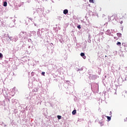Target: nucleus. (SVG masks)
<instances>
[{
  "label": "nucleus",
  "instance_id": "9d476101",
  "mask_svg": "<svg viewBox=\"0 0 127 127\" xmlns=\"http://www.w3.org/2000/svg\"><path fill=\"white\" fill-rule=\"evenodd\" d=\"M89 2L94 3V0H89Z\"/></svg>",
  "mask_w": 127,
  "mask_h": 127
},
{
  "label": "nucleus",
  "instance_id": "f03ea898",
  "mask_svg": "<svg viewBox=\"0 0 127 127\" xmlns=\"http://www.w3.org/2000/svg\"><path fill=\"white\" fill-rule=\"evenodd\" d=\"M122 46H124V47H127V42L123 43Z\"/></svg>",
  "mask_w": 127,
  "mask_h": 127
},
{
  "label": "nucleus",
  "instance_id": "f8f14e48",
  "mask_svg": "<svg viewBox=\"0 0 127 127\" xmlns=\"http://www.w3.org/2000/svg\"><path fill=\"white\" fill-rule=\"evenodd\" d=\"M2 54L0 53V58H2Z\"/></svg>",
  "mask_w": 127,
  "mask_h": 127
},
{
  "label": "nucleus",
  "instance_id": "2eb2a0df",
  "mask_svg": "<svg viewBox=\"0 0 127 127\" xmlns=\"http://www.w3.org/2000/svg\"><path fill=\"white\" fill-rule=\"evenodd\" d=\"M114 38H115V39H116V37H114Z\"/></svg>",
  "mask_w": 127,
  "mask_h": 127
},
{
  "label": "nucleus",
  "instance_id": "20e7f679",
  "mask_svg": "<svg viewBox=\"0 0 127 127\" xmlns=\"http://www.w3.org/2000/svg\"><path fill=\"white\" fill-rule=\"evenodd\" d=\"M117 34L118 37H122V34H121L120 33H118Z\"/></svg>",
  "mask_w": 127,
  "mask_h": 127
},
{
  "label": "nucleus",
  "instance_id": "9b49d317",
  "mask_svg": "<svg viewBox=\"0 0 127 127\" xmlns=\"http://www.w3.org/2000/svg\"><path fill=\"white\" fill-rule=\"evenodd\" d=\"M42 75H43V76H45V72H42Z\"/></svg>",
  "mask_w": 127,
  "mask_h": 127
},
{
  "label": "nucleus",
  "instance_id": "6e6552de",
  "mask_svg": "<svg viewBox=\"0 0 127 127\" xmlns=\"http://www.w3.org/2000/svg\"><path fill=\"white\" fill-rule=\"evenodd\" d=\"M107 120H108V121H111V117L107 116Z\"/></svg>",
  "mask_w": 127,
  "mask_h": 127
},
{
  "label": "nucleus",
  "instance_id": "0eeeda50",
  "mask_svg": "<svg viewBox=\"0 0 127 127\" xmlns=\"http://www.w3.org/2000/svg\"><path fill=\"white\" fill-rule=\"evenodd\" d=\"M76 110H73V111L72 112V115H76Z\"/></svg>",
  "mask_w": 127,
  "mask_h": 127
},
{
  "label": "nucleus",
  "instance_id": "1a4fd4ad",
  "mask_svg": "<svg viewBox=\"0 0 127 127\" xmlns=\"http://www.w3.org/2000/svg\"><path fill=\"white\" fill-rule=\"evenodd\" d=\"M57 117H58V120H61V116L58 115Z\"/></svg>",
  "mask_w": 127,
  "mask_h": 127
},
{
  "label": "nucleus",
  "instance_id": "423d86ee",
  "mask_svg": "<svg viewBox=\"0 0 127 127\" xmlns=\"http://www.w3.org/2000/svg\"><path fill=\"white\" fill-rule=\"evenodd\" d=\"M122 43H121V42H118L117 43V45H118V46H121Z\"/></svg>",
  "mask_w": 127,
  "mask_h": 127
},
{
  "label": "nucleus",
  "instance_id": "39448f33",
  "mask_svg": "<svg viewBox=\"0 0 127 127\" xmlns=\"http://www.w3.org/2000/svg\"><path fill=\"white\" fill-rule=\"evenodd\" d=\"M6 5H7V2L6 1L4 2L3 6H6Z\"/></svg>",
  "mask_w": 127,
  "mask_h": 127
},
{
  "label": "nucleus",
  "instance_id": "7ed1b4c3",
  "mask_svg": "<svg viewBox=\"0 0 127 127\" xmlns=\"http://www.w3.org/2000/svg\"><path fill=\"white\" fill-rule=\"evenodd\" d=\"M64 14H66V13H68V10L67 9H64Z\"/></svg>",
  "mask_w": 127,
  "mask_h": 127
},
{
  "label": "nucleus",
  "instance_id": "ddd939ff",
  "mask_svg": "<svg viewBox=\"0 0 127 127\" xmlns=\"http://www.w3.org/2000/svg\"><path fill=\"white\" fill-rule=\"evenodd\" d=\"M77 28H78L79 29H80V28H81V26H80V25H78V26H77Z\"/></svg>",
  "mask_w": 127,
  "mask_h": 127
},
{
  "label": "nucleus",
  "instance_id": "f3484780",
  "mask_svg": "<svg viewBox=\"0 0 127 127\" xmlns=\"http://www.w3.org/2000/svg\"><path fill=\"white\" fill-rule=\"evenodd\" d=\"M105 57H107V56H105Z\"/></svg>",
  "mask_w": 127,
  "mask_h": 127
},
{
  "label": "nucleus",
  "instance_id": "f257e3e1",
  "mask_svg": "<svg viewBox=\"0 0 127 127\" xmlns=\"http://www.w3.org/2000/svg\"><path fill=\"white\" fill-rule=\"evenodd\" d=\"M80 56H81V57H83V59H85L86 58V56H85V54L84 53H81L80 54Z\"/></svg>",
  "mask_w": 127,
  "mask_h": 127
},
{
  "label": "nucleus",
  "instance_id": "4468645a",
  "mask_svg": "<svg viewBox=\"0 0 127 127\" xmlns=\"http://www.w3.org/2000/svg\"><path fill=\"white\" fill-rule=\"evenodd\" d=\"M123 22H123V21H121V22H120L121 24H122V23H123Z\"/></svg>",
  "mask_w": 127,
  "mask_h": 127
},
{
  "label": "nucleus",
  "instance_id": "dca6fc26",
  "mask_svg": "<svg viewBox=\"0 0 127 127\" xmlns=\"http://www.w3.org/2000/svg\"><path fill=\"white\" fill-rule=\"evenodd\" d=\"M110 113H112V111H111Z\"/></svg>",
  "mask_w": 127,
  "mask_h": 127
}]
</instances>
